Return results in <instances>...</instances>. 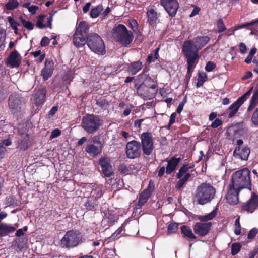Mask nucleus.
<instances>
[{
	"instance_id": "1",
	"label": "nucleus",
	"mask_w": 258,
	"mask_h": 258,
	"mask_svg": "<svg viewBox=\"0 0 258 258\" xmlns=\"http://www.w3.org/2000/svg\"><path fill=\"white\" fill-rule=\"evenodd\" d=\"M216 190L209 183L203 182L198 186L193 196V200L197 204L203 205L210 202L216 195Z\"/></svg>"
},
{
	"instance_id": "2",
	"label": "nucleus",
	"mask_w": 258,
	"mask_h": 258,
	"mask_svg": "<svg viewBox=\"0 0 258 258\" xmlns=\"http://www.w3.org/2000/svg\"><path fill=\"white\" fill-rule=\"evenodd\" d=\"M230 183L237 188L238 190L243 189L251 190L252 183L250 179V171L245 167L233 173Z\"/></svg>"
},
{
	"instance_id": "3",
	"label": "nucleus",
	"mask_w": 258,
	"mask_h": 258,
	"mask_svg": "<svg viewBox=\"0 0 258 258\" xmlns=\"http://www.w3.org/2000/svg\"><path fill=\"white\" fill-rule=\"evenodd\" d=\"M85 239L83 234L78 230H68L59 242L61 248L70 250L78 246L84 242Z\"/></svg>"
},
{
	"instance_id": "4",
	"label": "nucleus",
	"mask_w": 258,
	"mask_h": 258,
	"mask_svg": "<svg viewBox=\"0 0 258 258\" xmlns=\"http://www.w3.org/2000/svg\"><path fill=\"white\" fill-rule=\"evenodd\" d=\"M103 120L99 115L86 114L83 116L82 126L87 134H94L102 126Z\"/></svg>"
},
{
	"instance_id": "5",
	"label": "nucleus",
	"mask_w": 258,
	"mask_h": 258,
	"mask_svg": "<svg viewBox=\"0 0 258 258\" xmlns=\"http://www.w3.org/2000/svg\"><path fill=\"white\" fill-rule=\"evenodd\" d=\"M86 44L92 52L97 54L104 55L106 52L104 42L101 37L96 33L87 35Z\"/></svg>"
},
{
	"instance_id": "6",
	"label": "nucleus",
	"mask_w": 258,
	"mask_h": 258,
	"mask_svg": "<svg viewBox=\"0 0 258 258\" xmlns=\"http://www.w3.org/2000/svg\"><path fill=\"white\" fill-rule=\"evenodd\" d=\"M116 40L121 45L126 46L131 44L134 39V35L131 30H128L123 24H118L113 29Z\"/></svg>"
},
{
	"instance_id": "7",
	"label": "nucleus",
	"mask_w": 258,
	"mask_h": 258,
	"mask_svg": "<svg viewBox=\"0 0 258 258\" xmlns=\"http://www.w3.org/2000/svg\"><path fill=\"white\" fill-rule=\"evenodd\" d=\"M210 38L208 36H199L196 37L194 41L186 40L183 43L182 46V51L185 52V49L189 50L191 54L197 52L199 55V51L204 47L210 41Z\"/></svg>"
},
{
	"instance_id": "8",
	"label": "nucleus",
	"mask_w": 258,
	"mask_h": 258,
	"mask_svg": "<svg viewBox=\"0 0 258 258\" xmlns=\"http://www.w3.org/2000/svg\"><path fill=\"white\" fill-rule=\"evenodd\" d=\"M8 104L11 113L20 117L22 116L24 110V103L22 98L17 94L10 95L9 98Z\"/></svg>"
},
{
	"instance_id": "9",
	"label": "nucleus",
	"mask_w": 258,
	"mask_h": 258,
	"mask_svg": "<svg viewBox=\"0 0 258 258\" xmlns=\"http://www.w3.org/2000/svg\"><path fill=\"white\" fill-rule=\"evenodd\" d=\"M101 139V138L98 135L93 136L88 140L85 151L91 157L95 158L101 154L103 147Z\"/></svg>"
},
{
	"instance_id": "10",
	"label": "nucleus",
	"mask_w": 258,
	"mask_h": 258,
	"mask_svg": "<svg viewBox=\"0 0 258 258\" xmlns=\"http://www.w3.org/2000/svg\"><path fill=\"white\" fill-rule=\"evenodd\" d=\"M141 141V152L144 157L150 156L154 149V139L150 132H144L140 137Z\"/></svg>"
},
{
	"instance_id": "11",
	"label": "nucleus",
	"mask_w": 258,
	"mask_h": 258,
	"mask_svg": "<svg viewBox=\"0 0 258 258\" xmlns=\"http://www.w3.org/2000/svg\"><path fill=\"white\" fill-rule=\"evenodd\" d=\"M141 152V145L139 141L132 140L126 144L125 154L127 158L134 159L139 158Z\"/></svg>"
},
{
	"instance_id": "12",
	"label": "nucleus",
	"mask_w": 258,
	"mask_h": 258,
	"mask_svg": "<svg viewBox=\"0 0 258 258\" xmlns=\"http://www.w3.org/2000/svg\"><path fill=\"white\" fill-rule=\"evenodd\" d=\"M111 163L110 158L107 156H101L99 159L98 164L101 167V172L106 177H109L113 174V167Z\"/></svg>"
},
{
	"instance_id": "13",
	"label": "nucleus",
	"mask_w": 258,
	"mask_h": 258,
	"mask_svg": "<svg viewBox=\"0 0 258 258\" xmlns=\"http://www.w3.org/2000/svg\"><path fill=\"white\" fill-rule=\"evenodd\" d=\"M151 82L152 83V84L147 85L146 84L135 88L137 94L139 96L143 98L152 97V95L150 94V89H151L153 90V94L156 93L157 92L156 88L157 87V85L154 82V80L153 82Z\"/></svg>"
},
{
	"instance_id": "14",
	"label": "nucleus",
	"mask_w": 258,
	"mask_h": 258,
	"mask_svg": "<svg viewBox=\"0 0 258 258\" xmlns=\"http://www.w3.org/2000/svg\"><path fill=\"white\" fill-rule=\"evenodd\" d=\"M195 165L194 163H185L180 168L178 173L177 174V178L179 180L177 182L175 187L177 189H181L185 184V182L182 178L184 174L190 169H193Z\"/></svg>"
},
{
	"instance_id": "15",
	"label": "nucleus",
	"mask_w": 258,
	"mask_h": 258,
	"mask_svg": "<svg viewBox=\"0 0 258 258\" xmlns=\"http://www.w3.org/2000/svg\"><path fill=\"white\" fill-rule=\"evenodd\" d=\"M160 2L169 16L173 17L176 15L179 7L177 0H160Z\"/></svg>"
},
{
	"instance_id": "16",
	"label": "nucleus",
	"mask_w": 258,
	"mask_h": 258,
	"mask_svg": "<svg viewBox=\"0 0 258 258\" xmlns=\"http://www.w3.org/2000/svg\"><path fill=\"white\" fill-rule=\"evenodd\" d=\"M241 190L234 186L231 183L229 184L227 193L226 196L227 202L230 205H236L239 201V194Z\"/></svg>"
},
{
	"instance_id": "17",
	"label": "nucleus",
	"mask_w": 258,
	"mask_h": 258,
	"mask_svg": "<svg viewBox=\"0 0 258 258\" xmlns=\"http://www.w3.org/2000/svg\"><path fill=\"white\" fill-rule=\"evenodd\" d=\"M182 53L186 59L187 74H190V76H191L192 72L195 68V62L199 59V55H197V52L191 54L190 50L186 49H185V52L182 51Z\"/></svg>"
},
{
	"instance_id": "18",
	"label": "nucleus",
	"mask_w": 258,
	"mask_h": 258,
	"mask_svg": "<svg viewBox=\"0 0 258 258\" xmlns=\"http://www.w3.org/2000/svg\"><path fill=\"white\" fill-rule=\"evenodd\" d=\"M258 207V195L252 192L251 196L246 203H244L242 207V211L252 213Z\"/></svg>"
},
{
	"instance_id": "19",
	"label": "nucleus",
	"mask_w": 258,
	"mask_h": 258,
	"mask_svg": "<svg viewBox=\"0 0 258 258\" xmlns=\"http://www.w3.org/2000/svg\"><path fill=\"white\" fill-rule=\"evenodd\" d=\"M212 226L211 222H200L196 223L194 225L193 229L195 233L199 236H205L209 232Z\"/></svg>"
},
{
	"instance_id": "20",
	"label": "nucleus",
	"mask_w": 258,
	"mask_h": 258,
	"mask_svg": "<svg viewBox=\"0 0 258 258\" xmlns=\"http://www.w3.org/2000/svg\"><path fill=\"white\" fill-rule=\"evenodd\" d=\"M250 154V149L248 146L243 147L236 146L233 151V156L242 160H247Z\"/></svg>"
},
{
	"instance_id": "21",
	"label": "nucleus",
	"mask_w": 258,
	"mask_h": 258,
	"mask_svg": "<svg viewBox=\"0 0 258 258\" xmlns=\"http://www.w3.org/2000/svg\"><path fill=\"white\" fill-rule=\"evenodd\" d=\"M22 57L16 50L10 53L7 58L6 63L11 68H18L21 65Z\"/></svg>"
},
{
	"instance_id": "22",
	"label": "nucleus",
	"mask_w": 258,
	"mask_h": 258,
	"mask_svg": "<svg viewBox=\"0 0 258 258\" xmlns=\"http://www.w3.org/2000/svg\"><path fill=\"white\" fill-rule=\"evenodd\" d=\"M54 62L52 60L47 58L45 61L44 68L41 70V75L44 81L48 80L52 75L54 70Z\"/></svg>"
},
{
	"instance_id": "23",
	"label": "nucleus",
	"mask_w": 258,
	"mask_h": 258,
	"mask_svg": "<svg viewBox=\"0 0 258 258\" xmlns=\"http://www.w3.org/2000/svg\"><path fill=\"white\" fill-rule=\"evenodd\" d=\"M147 82H153V79L147 74L141 73L138 75L136 78L134 79L135 88L141 85L146 84Z\"/></svg>"
},
{
	"instance_id": "24",
	"label": "nucleus",
	"mask_w": 258,
	"mask_h": 258,
	"mask_svg": "<svg viewBox=\"0 0 258 258\" xmlns=\"http://www.w3.org/2000/svg\"><path fill=\"white\" fill-rule=\"evenodd\" d=\"M181 160V158L172 157L168 161L166 165L165 173L166 174H171L176 169V167Z\"/></svg>"
},
{
	"instance_id": "25",
	"label": "nucleus",
	"mask_w": 258,
	"mask_h": 258,
	"mask_svg": "<svg viewBox=\"0 0 258 258\" xmlns=\"http://www.w3.org/2000/svg\"><path fill=\"white\" fill-rule=\"evenodd\" d=\"M46 92L45 88H41L36 91L34 94V103L36 106L41 105L45 102Z\"/></svg>"
},
{
	"instance_id": "26",
	"label": "nucleus",
	"mask_w": 258,
	"mask_h": 258,
	"mask_svg": "<svg viewBox=\"0 0 258 258\" xmlns=\"http://www.w3.org/2000/svg\"><path fill=\"white\" fill-rule=\"evenodd\" d=\"M99 205L98 200L93 196H89L87 198L84 206L88 210L95 211L98 208Z\"/></svg>"
},
{
	"instance_id": "27",
	"label": "nucleus",
	"mask_w": 258,
	"mask_h": 258,
	"mask_svg": "<svg viewBox=\"0 0 258 258\" xmlns=\"http://www.w3.org/2000/svg\"><path fill=\"white\" fill-rule=\"evenodd\" d=\"M147 16L149 25L153 26L156 25L159 16L155 10L152 7L149 8L147 12Z\"/></svg>"
},
{
	"instance_id": "28",
	"label": "nucleus",
	"mask_w": 258,
	"mask_h": 258,
	"mask_svg": "<svg viewBox=\"0 0 258 258\" xmlns=\"http://www.w3.org/2000/svg\"><path fill=\"white\" fill-rule=\"evenodd\" d=\"M28 134H22L21 135V141L19 144V148L22 151H26L31 145Z\"/></svg>"
},
{
	"instance_id": "29",
	"label": "nucleus",
	"mask_w": 258,
	"mask_h": 258,
	"mask_svg": "<svg viewBox=\"0 0 258 258\" xmlns=\"http://www.w3.org/2000/svg\"><path fill=\"white\" fill-rule=\"evenodd\" d=\"M86 37L87 36L83 34L75 33L73 37L74 44L77 48H80L86 43Z\"/></svg>"
},
{
	"instance_id": "30",
	"label": "nucleus",
	"mask_w": 258,
	"mask_h": 258,
	"mask_svg": "<svg viewBox=\"0 0 258 258\" xmlns=\"http://www.w3.org/2000/svg\"><path fill=\"white\" fill-rule=\"evenodd\" d=\"M16 230V228L11 225L5 223L0 224V237L6 236L10 233H13Z\"/></svg>"
},
{
	"instance_id": "31",
	"label": "nucleus",
	"mask_w": 258,
	"mask_h": 258,
	"mask_svg": "<svg viewBox=\"0 0 258 258\" xmlns=\"http://www.w3.org/2000/svg\"><path fill=\"white\" fill-rule=\"evenodd\" d=\"M143 68V63L140 60L132 62L128 67V72L134 75L139 72Z\"/></svg>"
},
{
	"instance_id": "32",
	"label": "nucleus",
	"mask_w": 258,
	"mask_h": 258,
	"mask_svg": "<svg viewBox=\"0 0 258 258\" xmlns=\"http://www.w3.org/2000/svg\"><path fill=\"white\" fill-rule=\"evenodd\" d=\"M151 197L146 191H143L140 194L139 198L138 201V204L136 206V210L141 209V207L144 205Z\"/></svg>"
},
{
	"instance_id": "33",
	"label": "nucleus",
	"mask_w": 258,
	"mask_h": 258,
	"mask_svg": "<svg viewBox=\"0 0 258 258\" xmlns=\"http://www.w3.org/2000/svg\"><path fill=\"white\" fill-rule=\"evenodd\" d=\"M181 233L183 236L187 237L190 239H196V236L192 232V230L189 227L183 225L181 228Z\"/></svg>"
},
{
	"instance_id": "34",
	"label": "nucleus",
	"mask_w": 258,
	"mask_h": 258,
	"mask_svg": "<svg viewBox=\"0 0 258 258\" xmlns=\"http://www.w3.org/2000/svg\"><path fill=\"white\" fill-rule=\"evenodd\" d=\"M217 214V211L216 210H214L210 213L205 215L200 216L198 218V219L200 222L203 223H207L210 220H212L216 216V214Z\"/></svg>"
},
{
	"instance_id": "35",
	"label": "nucleus",
	"mask_w": 258,
	"mask_h": 258,
	"mask_svg": "<svg viewBox=\"0 0 258 258\" xmlns=\"http://www.w3.org/2000/svg\"><path fill=\"white\" fill-rule=\"evenodd\" d=\"M242 105L240 104L237 101H235L232 104H231L228 110H230V112L228 114V118H231L234 116L235 114L238 111L239 108Z\"/></svg>"
},
{
	"instance_id": "36",
	"label": "nucleus",
	"mask_w": 258,
	"mask_h": 258,
	"mask_svg": "<svg viewBox=\"0 0 258 258\" xmlns=\"http://www.w3.org/2000/svg\"><path fill=\"white\" fill-rule=\"evenodd\" d=\"M88 29L89 27L86 23L84 21H82L79 23V26L77 28L75 33L81 34L87 36L86 34L88 33Z\"/></svg>"
},
{
	"instance_id": "37",
	"label": "nucleus",
	"mask_w": 258,
	"mask_h": 258,
	"mask_svg": "<svg viewBox=\"0 0 258 258\" xmlns=\"http://www.w3.org/2000/svg\"><path fill=\"white\" fill-rule=\"evenodd\" d=\"M258 101V91H255L250 100V105L248 107V111H250L253 109L257 105Z\"/></svg>"
},
{
	"instance_id": "38",
	"label": "nucleus",
	"mask_w": 258,
	"mask_h": 258,
	"mask_svg": "<svg viewBox=\"0 0 258 258\" xmlns=\"http://www.w3.org/2000/svg\"><path fill=\"white\" fill-rule=\"evenodd\" d=\"M160 46L157 47L156 49L151 52V54H149L147 58V61L151 63V62H154L156 59H157L159 56V51L160 50Z\"/></svg>"
},
{
	"instance_id": "39",
	"label": "nucleus",
	"mask_w": 258,
	"mask_h": 258,
	"mask_svg": "<svg viewBox=\"0 0 258 258\" xmlns=\"http://www.w3.org/2000/svg\"><path fill=\"white\" fill-rule=\"evenodd\" d=\"M96 101V105L99 106L102 109L106 110L109 106V103L108 101L103 97H100L99 99H97Z\"/></svg>"
},
{
	"instance_id": "40",
	"label": "nucleus",
	"mask_w": 258,
	"mask_h": 258,
	"mask_svg": "<svg viewBox=\"0 0 258 258\" xmlns=\"http://www.w3.org/2000/svg\"><path fill=\"white\" fill-rule=\"evenodd\" d=\"M103 10V7L102 5H98L97 7L91 9L90 15L92 18H96L99 16V13Z\"/></svg>"
},
{
	"instance_id": "41",
	"label": "nucleus",
	"mask_w": 258,
	"mask_h": 258,
	"mask_svg": "<svg viewBox=\"0 0 258 258\" xmlns=\"http://www.w3.org/2000/svg\"><path fill=\"white\" fill-rule=\"evenodd\" d=\"M19 19L21 23L23 24V26L26 29L29 30L30 31H31V30L34 29V23H33L32 22L30 21H26L22 16H20Z\"/></svg>"
},
{
	"instance_id": "42",
	"label": "nucleus",
	"mask_w": 258,
	"mask_h": 258,
	"mask_svg": "<svg viewBox=\"0 0 258 258\" xmlns=\"http://www.w3.org/2000/svg\"><path fill=\"white\" fill-rule=\"evenodd\" d=\"M5 6L7 10H12L18 7L19 3L17 0H9Z\"/></svg>"
},
{
	"instance_id": "43",
	"label": "nucleus",
	"mask_w": 258,
	"mask_h": 258,
	"mask_svg": "<svg viewBox=\"0 0 258 258\" xmlns=\"http://www.w3.org/2000/svg\"><path fill=\"white\" fill-rule=\"evenodd\" d=\"M226 30V27L224 25L223 19H219L217 21V30L218 33L224 32Z\"/></svg>"
},
{
	"instance_id": "44",
	"label": "nucleus",
	"mask_w": 258,
	"mask_h": 258,
	"mask_svg": "<svg viewBox=\"0 0 258 258\" xmlns=\"http://www.w3.org/2000/svg\"><path fill=\"white\" fill-rule=\"evenodd\" d=\"M207 75L205 73H199L198 82L196 84L197 88L202 86L205 82L207 80Z\"/></svg>"
},
{
	"instance_id": "45",
	"label": "nucleus",
	"mask_w": 258,
	"mask_h": 258,
	"mask_svg": "<svg viewBox=\"0 0 258 258\" xmlns=\"http://www.w3.org/2000/svg\"><path fill=\"white\" fill-rule=\"evenodd\" d=\"M103 195L102 188L100 186H98L93 188L91 192V196L95 197L98 200Z\"/></svg>"
},
{
	"instance_id": "46",
	"label": "nucleus",
	"mask_w": 258,
	"mask_h": 258,
	"mask_svg": "<svg viewBox=\"0 0 258 258\" xmlns=\"http://www.w3.org/2000/svg\"><path fill=\"white\" fill-rule=\"evenodd\" d=\"M7 202L9 206L13 207L18 206L20 203L19 201L13 196L7 197Z\"/></svg>"
},
{
	"instance_id": "47",
	"label": "nucleus",
	"mask_w": 258,
	"mask_h": 258,
	"mask_svg": "<svg viewBox=\"0 0 258 258\" xmlns=\"http://www.w3.org/2000/svg\"><path fill=\"white\" fill-rule=\"evenodd\" d=\"M131 169V167H129L126 164L121 163L118 166V170L121 173L125 174H128Z\"/></svg>"
},
{
	"instance_id": "48",
	"label": "nucleus",
	"mask_w": 258,
	"mask_h": 258,
	"mask_svg": "<svg viewBox=\"0 0 258 258\" xmlns=\"http://www.w3.org/2000/svg\"><path fill=\"white\" fill-rule=\"evenodd\" d=\"M45 17L44 15H41L37 18V20L36 23V26L39 29H42L46 27V24L43 23V19Z\"/></svg>"
},
{
	"instance_id": "49",
	"label": "nucleus",
	"mask_w": 258,
	"mask_h": 258,
	"mask_svg": "<svg viewBox=\"0 0 258 258\" xmlns=\"http://www.w3.org/2000/svg\"><path fill=\"white\" fill-rule=\"evenodd\" d=\"M241 245L239 243H233L231 246V255L234 256L237 254L240 250Z\"/></svg>"
},
{
	"instance_id": "50",
	"label": "nucleus",
	"mask_w": 258,
	"mask_h": 258,
	"mask_svg": "<svg viewBox=\"0 0 258 258\" xmlns=\"http://www.w3.org/2000/svg\"><path fill=\"white\" fill-rule=\"evenodd\" d=\"M178 224L176 223H171L167 227V234L175 233L178 229Z\"/></svg>"
},
{
	"instance_id": "51",
	"label": "nucleus",
	"mask_w": 258,
	"mask_h": 258,
	"mask_svg": "<svg viewBox=\"0 0 258 258\" xmlns=\"http://www.w3.org/2000/svg\"><path fill=\"white\" fill-rule=\"evenodd\" d=\"M155 189L154 182L152 180L149 181V184L148 187L144 190V191H146V193L148 194L150 196L153 192Z\"/></svg>"
},
{
	"instance_id": "52",
	"label": "nucleus",
	"mask_w": 258,
	"mask_h": 258,
	"mask_svg": "<svg viewBox=\"0 0 258 258\" xmlns=\"http://www.w3.org/2000/svg\"><path fill=\"white\" fill-rule=\"evenodd\" d=\"M216 68V63L212 61H209L206 64L205 69L207 72H210Z\"/></svg>"
},
{
	"instance_id": "53",
	"label": "nucleus",
	"mask_w": 258,
	"mask_h": 258,
	"mask_svg": "<svg viewBox=\"0 0 258 258\" xmlns=\"http://www.w3.org/2000/svg\"><path fill=\"white\" fill-rule=\"evenodd\" d=\"M176 116H177V114L175 112H173L171 113V114L170 116V119H169V123H168V125H167V126H165V127L167 129L169 130L170 128L171 125L175 123Z\"/></svg>"
},
{
	"instance_id": "54",
	"label": "nucleus",
	"mask_w": 258,
	"mask_h": 258,
	"mask_svg": "<svg viewBox=\"0 0 258 258\" xmlns=\"http://www.w3.org/2000/svg\"><path fill=\"white\" fill-rule=\"evenodd\" d=\"M196 174L197 172L195 170H192L191 171V173L186 172V173L183 175L184 176L182 177V178L186 182L190 177H192L194 178L196 176Z\"/></svg>"
},
{
	"instance_id": "55",
	"label": "nucleus",
	"mask_w": 258,
	"mask_h": 258,
	"mask_svg": "<svg viewBox=\"0 0 258 258\" xmlns=\"http://www.w3.org/2000/svg\"><path fill=\"white\" fill-rule=\"evenodd\" d=\"M251 121L253 124L258 126V108L254 111L252 115Z\"/></svg>"
},
{
	"instance_id": "56",
	"label": "nucleus",
	"mask_w": 258,
	"mask_h": 258,
	"mask_svg": "<svg viewBox=\"0 0 258 258\" xmlns=\"http://www.w3.org/2000/svg\"><path fill=\"white\" fill-rule=\"evenodd\" d=\"M7 20L9 23L11 27L13 29L14 27L20 26V24L16 21L12 17H8Z\"/></svg>"
},
{
	"instance_id": "57",
	"label": "nucleus",
	"mask_w": 258,
	"mask_h": 258,
	"mask_svg": "<svg viewBox=\"0 0 258 258\" xmlns=\"http://www.w3.org/2000/svg\"><path fill=\"white\" fill-rule=\"evenodd\" d=\"M128 22L131 28L135 32V30L138 29V27L137 21L135 19H131L128 20Z\"/></svg>"
},
{
	"instance_id": "58",
	"label": "nucleus",
	"mask_w": 258,
	"mask_h": 258,
	"mask_svg": "<svg viewBox=\"0 0 258 258\" xmlns=\"http://www.w3.org/2000/svg\"><path fill=\"white\" fill-rule=\"evenodd\" d=\"M258 232V229L256 228L251 229L248 233V238L249 239H253Z\"/></svg>"
},
{
	"instance_id": "59",
	"label": "nucleus",
	"mask_w": 258,
	"mask_h": 258,
	"mask_svg": "<svg viewBox=\"0 0 258 258\" xmlns=\"http://www.w3.org/2000/svg\"><path fill=\"white\" fill-rule=\"evenodd\" d=\"M61 135V131L58 128H55L51 133L50 135V139H52L53 138H57L59 137Z\"/></svg>"
},
{
	"instance_id": "60",
	"label": "nucleus",
	"mask_w": 258,
	"mask_h": 258,
	"mask_svg": "<svg viewBox=\"0 0 258 258\" xmlns=\"http://www.w3.org/2000/svg\"><path fill=\"white\" fill-rule=\"evenodd\" d=\"M236 28L237 26H235L234 27H231L229 29L226 28V30H225V35H227V36H230L232 35H233L234 31H237V30L238 29V28Z\"/></svg>"
},
{
	"instance_id": "61",
	"label": "nucleus",
	"mask_w": 258,
	"mask_h": 258,
	"mask_svg": "<svg viewBox=\"0 0 258 258\" xmlns=\"http://www.w3.org/2000/svg\"><path fill=\"white\" fill-rule=\"evenodd\" d=\"M255 24H254V21H252L250 22L249 23H244V24H242L241 25H237V28H238V29H241V28H248L249 27L253 26Z\"/></svg>"
},
{
	"instance_id": "62",
	"label": "nucleus",
	"mask_w": 258,
	"mask_h": 258,
	"mask_svg": "<svg viewBox=\"0 0 258 258\" xmlns=\"http://www.w3.org/2000/svg\"><path fill=\"white\" fill-rule=\"evenodd\" d=\"M28 230V227L27 226H25L23 227L22 229H19L16 231V236H17V237H19V236H22L24 234V231H27Z\"/></svg>"
},
{
	"instance_id": "63",
	"label": "nucleus",
	"mask_w": 258,
	"mask_h": 258,
	"mask_svg": "<svg viewBox=\"0 0 258 258\" xmlns=\"http://www.w3.org/2000/svg\"><path fill=\"white\" fill-rule=\"evenodd\" d=\"M50 43V39L47 37H44L42 38L40 45L42 47H45L47 46Z\"/></svg>"
},
{
	"instance_id": "64",
	"label": "nucleus",
	"mask_w": 258,
	"mask_h": 258,
	"mask_svg": "<svg viewBox=\"0 0 258 258\" xmlns=\"http://www.w3.org/2000/svg\"><path fill=\"white\" fill-rule=\"evenodd\" d=\"M222 123V120L219 119H216L212 123L211 126L213 128H217L219 126L221 125Z\"/></svg>"
}]
</instances>
